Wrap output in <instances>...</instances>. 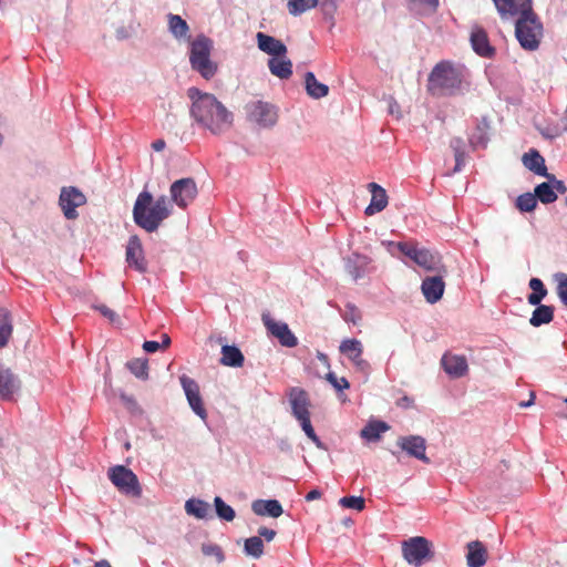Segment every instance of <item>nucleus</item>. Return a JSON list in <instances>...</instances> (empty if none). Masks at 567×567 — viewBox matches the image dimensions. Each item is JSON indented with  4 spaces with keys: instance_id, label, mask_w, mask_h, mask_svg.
<instances>
[{
    "instance_id": "1",
    "label": "nucleus",
    "mask_w": 567,
    "mask_h": 567,
    "mask_svg": "<svg viewBox=\"0 0 567 567\" xmlns=\"http://www.w3.org/2000/svg\"><path fill=\"white\" fill-rule=\"evenodd\" d=\"M190 116L196 124L214 135L228 132L234 124V114L214 94L189 87Z\"/></svg>"
},
{
    "instance_id": "2",
    "label": "nucleus",
    "mask_w": 567,
    "mask_h": 567,
    "mask_svg": "<svg viewBox=\"0 0 567 567\" xmlns=\"http://www.w3.org/2000/svg\"><path fill=\"white\" fill-rule=\"evenodd\" d=\"M466 68L450 60L436 63L429 74L427 91L434 96L457 94L465 78Z\"/></svg>"
},
{
    "instance_id": "3",
    "label": "nucleus",
    "mask_w": 567,
    "mask_h": 567,
    "mask_svg": "<svg viewBox=\"0 0 567 567\" xmlns=\"http://www.w3.org/2000/svg\"><path fill=\"white\" fill-rule=\"evenodd\" d=\"M169 215L171 205L166 196L154 200L148 192L138 194L133 207V219L138 227L147 233L156 231Z\"/></svg>"
},
{
    "instance_id": "4",
    "label": "nucleus",
    "mask_w": 567,
    "mask_h": 567,
    "mask_svg": "<svg viewBox=\"0 0 567 567\" xmlns=\"http://www.w3.org/2000/svg\"><path fill=\"white\" fill-rule=\"evenodd\" d=\"M289 403L291 406L292 415L299 421L305 434L318 447L322 446L319 436L316 434L311 421H310V406L311 401L306 390L299 386H292L288 393Z\"/></svg>"
},
{
    "instance_id": "5",
    "label": "nucleus",
    "mask_w": 567,
    "mask_h": 567,
    "mask_svg": "<svg viewBox=\"0 0 567 567\" xmlns=\"http://www.w3.org/2000/svg\"><path fill=\"white\" fill-rule=\"evenodd\" d=\"M212 49L213 41L205 35H198L190 45V65L206 80L212 79L217 72V64L210 60Z\"/></svg>"
},
{
    "instance_id": "6",
    "label": "nucleus",
    "mask_w": 567,
    "mask_h": 567,
    "mask_svg": "<svg viewBox=\"0 0 567 567\" xmlns=\"http://www.w3.org/2000/svg\"><path fill=\"white\" fill-rule=\"evenodd\" d=\"M515 34L519 44L525 50L533 51L538 48L543 35V25L533 11V8L528 13H523L517 17Z\"/></svg>"
},
{
    "instance_id": "7",
    "label": "nucleus",
    "mask_w": 567,
    "mask_h": 567,
    "mask_svg": "<svg viewBox=\"0 0 567 567\" xmlns=\"http://www.w3.org/2000/svg\"><path fill=\"white\" fill-rule=\"evenodd\" d=\"M399 250L417 266L427 271H437L446 274V267L442 262V258L437 254L424 247H420L416 243L403 241L398 244Z\"/></svg>"
},
{
    "instance_id": "8",
    "label": "nucleus",
    "mask_w": 567,
    "mask_h": 567,
    "mask_svg": "<svg viewBox=\"0 0 567 567\" xmlns=\"http://www.w3.org/2000/svg\"><path fill=\"white\" fill-rule=\"evenodd\" d=\"M404 559L415 567L434 557L433 544L423 536L411 537L402 543Z\"/></svg>"
},
{
    "instance_id": "9",
    "label": "nucleus",
    "mask_w": 567,
    "mask_h": 567,
    "mask_svg": "<svg viewBox=\"0 0 567 567\" xmlns=\"http://www.w3.org/2000/svg\"><path fill=\"white\" fill-rule=\"evenodd\" d=\"M247 120L260 127H272L278 121V110L269 102L254 100L245 105Z\"/></svg>"
},
{
    "instance_id": "10",
    "label": "nucleus",
    "mask_w": 567,
    "mask_h": 567,
    "mask_svg": "<svg viewBox=\"0 0 567 567\" xmlns=\"http://www.w3.org/2000/svg\"><path fill=\"white\" fill-rule=\"evenodd\" d=\"M109 478L120 492L133 497H141L142 487L137 476L124 465L111 467L109 470Z\"/></svg>"
},
{
    "instance_id": "11",
    "label": "nucleus",
    "mask_w": 567,
    "mask_h": 567,
    "mask_svg": "<svg viewBox=\"0 0 567 567\" xmlns=\"http://www.w3.org/2000/svg\"><path fill=\"white\" fill-rule=\"evenodd\" d=\"M169 193L172 200L179 208H186L196 198L198 189L195 181L187 177L175 181L171 185Z\"/></svg>"
},
{
    "instance_id": "12",
    "label": "nucleus",
    "mask_w": 567,
    "mask_h": 567,
    "mask_svg": "<svg viewBox=\"0 0 567 567\" xmlns=\"http://www.w3.org/2000/svg\"><path fill=\"white\" fill-rule=\"evenodd\" d=\"M86 203L85 195L74 186L62 187L59 205L68 219L78 218V207L83 206Z\"/></svg>"
},
{
    "instance_id": "13",
    "label": "nucleus",
    "mask_w": 567,
    "mask_h": 567,
    "mask_svg": "<svg viewBox=\"0 0 567 567\" xmlns=\"http://www.w3.org/2000/svg\"><path fill=\"white\" fill-rule=\"evenodd\" d=\"M181 384L184 389V392L186 394L187 401L192 408V410L202 419L206 420L207 417V411L204 406L200 392H199V385L195 380L187 375H182L179 378Z\"/></svg>"
},
{
    "instance_id": "14",
    "label": "nucleus",
    "mask_w": 567,
    "mask_h": 567,
    "mask_svg": "<svg viewBox=\"0 0 567 567\" xmlns=\"http://www.w3.org/2000/svg\"><path fill=\"white\" fill-rule=\"evenodd\" d=\"M181 384L184 389V392L186 394L187 401L192 408V410L202 419L206 420L207 417V411L204 406L200 392H199V385L195 380L187 375H182L179 378Z\"/></svg>"
},
{
    "instance_id": "15",
    "label": "nucleus",
    "mask_w": 567,
    "mask_h": 567,
    "mask_svg": "<svg viewBox=\"0 0 567 567\" xmlns=\"http://www.w3.org/2000/svg\"><path fill=\"white\" fill-rule=\"evenodd\" d=\"M339 350L358 370L364 373L370 371L369 362L362 358L363 347L361 341L357 339H346L340 343Z\"/></svg>"
},
{
    "instance_id": "16",
    "label": "nucleus",
    "mask_w": 567,
    "mask_h": 567,
    "mask_svg": "<svg viewBox=\"0 0 567 567\" xmlns=\"http://www.w3.org/2000/svg\"><path fill=\"white\" fill-rule=\"evenodd\" d=\"M262 322L267 330L279 340L280 344L287 348H293L298 340L285 322L275 321L269 315H262Z\"/></svg>"
},
{
    "instance_id": "17",
    "label": "nucleus",
    "mask_w": 567,
    "mask_h": 567,
    "mask_svg": "<svg viewBox=\"0 0 567 567\" xmlns=\"http://www.w3.org/2000/svg\"><path fill=\"white\" fill-rule=\"evenodd\" d=\"M401 450L405 451L410 456L415 457L424 463H430V458L426 456V442L422 436L409 435L401 436L396 442Z\"/></svg>"
},
{
    "instance_id": "18",
    "label": "nucleus",
    "mask_w": 567,
    "mask_h": 567,
    "mask_svg": "<svg viewBox=\"0 0 567 567\" xmlns=\"http://www.w3.org/2000/svg\"><path fill=\"white\" fill-rule=\"evenodd\" d=\"M493 2L502 19L517 18L532 9V0H493Z\"/></svg>"
},
{
    "instance_id": "19",
    "label": "nucleus",
    "mask_w": 567,
    "mask_h": 567,
    "mask_svg": "<svg viewBox=\"0 0 567 567\" xmlns=\"http://www.w3.org/2000/svg\"><path fill=\"white\" fill-rule=\"evenodd\" d=\"M126 261L138 272L147 270V262L144 257L142 241L138 236H131L126 246Z\"/></svg>"
},
{
    "instance_id": "20",
    "label": "nucleus",
    "mask_w": 567,
    "mask_h": 567,
    "mask_svg": "<svg viewBox=\"0 0 567 567\" xmlns=\"http://www.w3.org/2000/svg\"><path fill=\"white\" fill-rule=\"evenodd\" d=\"M471 44L476 54L482 58H493L495 48L489 43L487 32L480 25H474L471 30Z\"/></svg>"
},
{
    "instance_id": "21",
    "label": "nucleus",
    "mask_w": 567,
    "mask_h": 567,
    "mask_svg": "<svg viewBox=\"0 0 567 567\" xmlns=\"http://www.w3.org/2000/svg\"><path fill=\"white\" fill-rule=\"evenodd\" d=\"M443 274L440 276L426 277L423 279L421 285L422 293L425 300L430 303L437 302L445 290V282L443 280Z\"/></svg>"
},
{
    "instance_id": "22",
    "label": "nucleus",
    "mask_w": 567,
    "mask_h": 567,
    "mask_svg": "<svg viewBox=\"0 0 567 567\" xmlns=\"http://www.w3.org/2000/svg\"><path fill=\"white\" fill-rule=\"evenodd\" d=\"M441 363L444 371L452 378H462L468 371L467 360L464 355L445 353Z\"/></svg>"
},
{
    "instance_id": "23",
    "label": "nucleus",
    "mask_w": 567,
    "mask_h": 567,
    "mask_svg": "<svg viewBox=\"0 0 567 567\" xmlns=\"http://www.w3.org/2000/svg\"><path fill=\"white\" fill-rule=\"evenodd\" d=\"M256 38L260 51L271 55L272 58L286 55L287 47L280 40L262 32H258Z\"/></svg>"
},
{
    "instance_id": "24",
    "label": "nucleus",
    "mask_w": 567,
    "mask_h": 567,
    "mask_svg": "<svg viewBox=\"0 0 567 567\" xmlns=\"http://www.w3.org/2000/svg\"><path fill=\"white\" fill-rule=\"evenodd\" d=\"M368 189L371 192V202L365 208V215L372 216L377 213L382 212L388 205V195L383 187L377 183H369Z\"/></svg>"
},
{
    "instance_id": "25",
    "label": "nucleus",
    "mask_w": 567,
    "mask_h": 567,
    "mask_svg": "<svg viewBox=\"0 0 567 567\" xmlns=\"http://www.w3.org/2000/svg\"><path fill=\"white\" fill-rule=\"evenodd\" d=\"M19 388L20 381L12 371L0 367V399L11 400Z\"/></svg>"
},
{
    "instance_id": "26",
    "label": "nucleus",
    "mask_w": 567,
    "mask_h": 567,
    "mask_svg": "<svg viewBox=\"0 0 567 567\" xmlns=\"http://www.w3.org/2000/svg\"><path fill=\"white\" fill-rule=\"evenodd\" d=\"M466 561L468 567H482L486 564L488 553L484 544L480 540L467 544Z\"/></svg>"
},
{
    "instance_id": "27",
    "label": "nucleus",
    "mask_w": 567,
    "mask_h": 567,
    "mask_svg": "<svg viewBox=\"0 0 567 567\" xmlns=\"http://www.w3.org/2000/svg\"><path fill=\"white\" fill-rule=\"evenodd\" d=\"M252 512L258 516L279 517L282 513V506L277 499H257L251 504Z\"/></svg>"
},
{
    "instance_id": "28",
    "label": "nucleus",
    "mask_w": 567,
    "mask_h": 567,
    "mask_svg": "<svg viewBox=\"0 0 567 567\" xmlns=\"http://www.w3.org/2000/svg\"><path fill=\"white\" fill-rule=\"evenodd\" d=\"M523 164L526 168L534 172L536 175L544 176L547 178H551V176L547 173V167L545 165L544 157L536 150H530L529 152L523 155Z\"/></svg>"
},
{
    "instance_id": "29",
    "label": "nucleus",
    "mask_w": 567,
    "mask_h": 567,
    "mask_svg": "<svg viewBox=\"0 0 567 567\" xmlns=\"http://www.w3.org/2000/svg\"><path fill=\"white\" fill-rule=\"evenodd\" d=\"M268 68L272 75L281 80H287L292 75V62L286 55L269 59Z\"/></svg>"
},
{
    "instance_id": "30",
    "label": "nucleus",
    "mask_w": 567,
    "mask_h": 567,
    "mask_svg": "<svg viewBox=\"0 0 567 567\" xmlns=\"http://www.w3.org/2000/svg\"><path fill=\"white\" fill-rule=\"evenodd\" d=\"M245 361L244 354L235 346H223L220 363L226 367H243Z\"/></svg>"
},
{
    "instance_id": "31",
    "label": "nucleus",
    "mask_w": 567,
    "mask_h": 567,
    "mask_svg": "<svg viewBox=\"0 0 567 567\" xmlns=\"http://www.w3.org/2000/svg\"><path fill=\"white\" fill-rule=\"evenodd\" d=\"M306 91L312 99H321L328 95V85L319 82L312 72H307L305 76Z\"/></svg>"
},
{
    "instance_id": "32",
    "label": "nucleus",
    "mask_w": 567,
    "mask_h": 567,
    "mask_svg": "<svg viewBox=\"0 0 567 567\" xmlns=\"http://www.w3.org/2000/svg\"><path fill=\"white\" fill-rule=\"evenodd\" d=\"M390 426L383 421H371L361 430V437L375 442L381 439L382 433L386 432Z\"/></svg>"
},
{
    "instance_id": "33",
    "label": "nucleus",
    "mask_w": 567,
    "mask_h": 567,
    "mask_svg": "<svg viewBox=\"0 0 567 567\" xmlns=\"http://www.w3.org/2000/svg\"><path fill=\"white\" fill-rule=\"evenodd\" d=\"M554 319V307L547 305H538L536 309L533 311L532 317L529 319V323L533 327H540L542 324H547L551 322Z\"/></svg>"
},
{
    "instance_id": "34",
    "label": "nucleus",
    "mask_w": 567,
    "mask_h": 567,
    "mask_svg": "<svg viewBox=\"0 0 567 567\" xmlns=\"http://www.w3.org/2000/svg\"><path fill=\"white\" fill-rule=\"evenodd\" d=\"M12 331L13 327L10 311L6 308H0V349L8 344Z\"/></svg>"
},
{
    "instance_id": "35",
    "label": "nucleus",
    "mask_w": 567,
    "mask_h": 567,
    "mask_svg": "<svg viewBox=\"0 0 567 567\" xmlns=\"http://www.w3.org/2000/svg\"><path fill=\"white\" fill-rule=\"evenodd\" d=\"M209 509V504L202 499L190 498L185 503L186 513L195 516L196 518H205L208 515Z\"/></svg>"
},
{
    "instance_id": "36",
    "label": "nucleus",
    "mask_w": 567,
    "mask_h": 567,
    "mask_svg": "<svg viewBox=\"0 0 567 567\" xmlns=\"http://www.w3.org/2000/svg\"><path fill=\"white\" fill-rule=\"evenodd\" d=\"M528 286L533 290V292L528 295V302L532 306H538L542 302V300L547 296L548 291L539 278H532L529 280Z\"/></svg>"
},
{
    "instance_id": "37",
    "label": "nucleus",
    "mask_w": 567,
    "mask_h": 567,
    "mask_svg": "<svg viewBox=\"0 0 567 567\" xmlns=\"http://www.w3.org/2000/svg\"><path fill=\"white\" fill-rule=\"evenodd\" d=\"M409 9L419 14L433 13L439 7V0H406Z\"/></svg>"
},
{
    "instance_id": "38",
    "label": "nucleus",
    "mask_w": 567,
    "mask_h": 567,
    "mask_svg": "<svg viewBox=\"0 0 567 567\" xmlns=\"http://www.w3.org/2000/svg\"><path fill=\"white\" fill-rule=\"evenodd\" d=\"M319 0H288L287 8L291 16H300L318 6Z\"/></svg>"
},
{
    "instance_id": "39",
    "label": "nucleus",
    "mask_w": 567,
    "mask_h": 567,
    "mask_svg": "<svg viewBox=\"0 0 567 567\" xmlns=\"http://www.w3.org/2000/svg\"><path fill=\"white\" fill-rule=\"evenodd\" d=\"M450 146L453 150L455 157L454 172H458L464 165L465 143L461 137H454L450 142Z\"/></svg>"
},
{
    "instance_id": "40",
    "label": "nucleus",
    "mask_w": 567,
    "mask_h": 567,
    "mask_svg": "<svg viewBox=\"0 0 567 567\" xmlns=\"http://www.w3.org/2000/svg\"><path fill=\"white\" fill-rule=\"evenodd\" d=\"M535 197L543 204H550L557 199V194L548 183H542L535 187Z\"/></svg>"
},
{
    "instance_id": "41",
    "label": "nucleus",
    "mask_w": 567,
    "mask_h": 567,
    "mask_svg": "<svg viewBox=\"0 0 567 567\" xmlns=\"http://www.w3.org/2000/svg\"><path fill=\"white\" fill-rule=\"evenodd\" d=\"M244 550L246 555L254 558H260L264 555V542L258 536L249 537L245 540Z\"/></svg>"
},
{
    "instance_id": "42",
    "label": "nucleus",
    "mask_w": 567,
    "mask_h": 567,
    "mask_svg": "<svg viewBox=\"0 0 567 567\" xmlns=\"http://www.w3.org/2000/svg\"><path fill=\"white\" fill-rule=\"evenodd\" d=\"M168 28L169 31L176 37H185L188 32V24L184 19L176 14H168Z\"/></svg>"
},
{
    "instance_id": "43",
    "label": "nucleus",
    "mask_w": 567,
    "mask_h": 567,
    "mask_svg": "<svg viewBox=\"0 0 567 567\" xmlns=\"http://www.w3.org/2000/svg\"><path fill=\"white\" fill-rule=\"evenodd\" d=\"M516 208L524 213L533 212L537 206V198L532 193H524L516 199Z\"/></svg>"
},
{
    "instance_id": "44",
    "label": "nucleus",
    "mask_w": 567,
    "mask_h": 567,
    "mask_svg": "<svg viewBox=\"0 0 567 567\" xmlns=\"http://www.w3.org/2000/svg\"><path fill=\"white\" fill-rule=\"evenodd\" d=\"M214 504L218 517L227 522H231L235 518V511L233 507L227 505L219 496L215 497Z\"/></svg>"
},
{
    "instance_id": "45",
    "label": "nucleus",
    "mask_w": 567,
    "mask_h": 567,
    "mask_svg": "<svg viewBox=\"0 0 567 567\" xmlns=\"http://www.w3.org/2000/svg\"><path fill=\"white\" fill-rule=\"evenodd\" d=\"M127 368L136 378L143 379V380L148 378V365H147V361H145V360L136 359V360L130 361L127 363Z\"/></svg>"
},
{
    "instance_id": "46",
    "label": "nucleus",
    "mask_w": 567,
    "mask_h": 567,
    "mask_svg": "<svg viewBox=\"0 0 567 567\" xmlns=\"http://www.w3.org/2000/svg\"><path fill=\"white\" fill-rule=\"evenodd\" d=\"M339 504L346 508H352L361 512L365 507V501L361 496H344L340 498Z\"/></svg>"
},
{
    "instance_id": "47",
    "label": "nucleus",
    "mask_w": 567,
    "mask_h": 567,
    "mask_svg": "<svg viewBox=\"0 0 567 567\" xmlns=\"http://www.w3.org/2000/svg\"><path fill=\"white\" fill-rule=\"evenodd\" d=\"M557 295L560 301L567 307V275L566 274H557Z\"/></svg>"
},
{
    "instance_id": "48",
    "label": "nucleus",
    "mask_w": 567,
    "mask_h": 567,
    "mask_svg": "<svg viewBox=\"0 0 567 567\" xmlns=\"http://www.w3.org/2000/svg\"><path fill=\"white\" fill-rule=\"evenodd\" d=\"M343 319L347 322H351L353 324H359L362 319V315H361V311L354 305L349 303L346 306Z\"/></svg>"
},
{
    "instance_id": "49",
    "label": "nucleus",
    "mask_w": 567,
    "mask_h": 567,
    "mask_svg": "<svg viewBox=\"0 0 567 567\" xmlns=\"http://www.w3.org/2000/svg\"><path fill=\"white\" fill-rule=\"evenodd\" d=\"M326 380L337 390L342 391L350 388V383L346 378H337L333 372H329L326 375Z\"/></svg>"
},
{
    "instance_id": "50",
    "label": "nucleus",
    "mask_w": 567,
    "mask_h": 567,
    "mask_svg": "<svg viewBox=\"0 0 567 567\" xmlns=\"http://www.w3.org/2000/svg\"><path fill=\"white\" fill-rule=\"evenodd\" d=\"M94 308L100 311V313L102 316H104L105 318H107L112 323H115V322H118V316L115 313V311H113L112 309H110L107 306L105 305H99V306H94Z\"/></svg>"
},
{
    "instance_id": "51",
    "label": "nucleus",
    "mask_w": 567,
    "mask_h": 567,
    "mask_svg": "<svg viewBox=\"0 0 567 567\" xmlns=\"http://www.w3.org/2000/svg\"><path fill=\"white\" fill-rule=\"evenodd\" d=\"M258 534H259L258 537H260V538L264 537L267 542H271L276 537V530L270 529L265 526H262L258 529Z\"/></svg>"
},
{
    "instance_id": "52",
    "label": "nucleus",
    "mask_w": 567,
    "mask_h": 567,
    "mask_svg": "<svg viewBox=\"0 0 567 567\" xmlns=\"http://www.w3.org/2000/svg\"><path fill=\"white\" fill-rule=\"evenodd\" d=\"M161 348V343L157 341H145L143 343V349L148 353H154Z\"/></svg>"
},
{
    "instance_id": "53",
    "label": "nucleus",
    "mask_w": 567,
    "mask_h": 567,
    "mask_svg": "<svg viewBox=\"0 0 567 567\" xmlns=\"http://www.w3.org/2000/svg\"><path fill=\"white\" fill-rule=\"evenodd\" d=\"M203 553L205 555H215V556L219 557V559H223V554L218 546H204Z\"/></svg>"
},
{
    "instance_id": "54",
    "label": "nucleus",
    "mask_w": 567,
    "mask_h": 567,
    "mask_svg": "<svg viewBox=\"0 0 567 567\" xmlns=\"http://www.w3.org/2000/svg\"><path fill=\"white\" fill-rule=\"evenodd\" d=\"M553 189L560 193V194H565L567 192V187L565 186L564 182L561 181H555L554 182V185H551Z\"/></svg>"
},
{
    "instance_id": "55",
    "label": "nucleus",
    "mask_w": 567,
    "mask_h": 567,
    "mask_svg": "<svg viewBox=\"0 0 567 567\" xmlns=\"http://www.w3.org/2000/svg\"><path fill=\"white\" fill-rule=\"evenodd\" d=\"M321 497V492L319 489H312L306 495V501L311 502Z\"/></svg>"
},
{
    "instance_id": "56",
    "label": "nucleus",
    "mask_w": 567,
    "mask_h": 567,
    "mask_svg": "<svg viewBox=\"0 0 567 567\" xmlns=\"http://www.w3.org/2000/svg\"><path fill=\"white\" fill-rule=\"evenodd\" d=\"M166 146V143L164 140H156L152 143V148L155 151V152H161L165 148Z\"/></svg>"
},
{
    "instance_id": "57",
    "label": "nucleus",
    "mask_w": 567,
    "mask_h": 567,
    "mask_svg": "<svg viewBox=\"0 0 567 567\" xmlns=\"http://www.w3.org/2000/svg\"><path fill=\"white\" fill-rule=\"evenodd\" d=\"M171 344V338L168 337V334H163L162 336V343H161V347L163 349L167 348L168 346Z\"/></svg>"
},
{
    "instance_id": "58",
    "label": "nucleus",
    "mask_w": 567,
    "mask_h": 567,
    "mask_svg": "<svg viewBox=\"0 0 567 567\" xmlns=\"http://www.w3.org/2000/svg\"><path fill=\"white\" fill-rule=\"evenodd\" d=\"M317 357L326 367H329V358L327 354L319 352Z\"/></svg>"
},
{
    "instance_id": "59",
    "label": "nucleus",
    "mask_w": 567,
    "mask_h": 567,
    "mask_svg": "<svg viewBox=\"0 0 567 567\" xmlns=\"http://www.w3.org/2000/svg\"><path fill=\"white\" fill-rule=\"evenodd\" d=\"M533 401H534V393L530 394V400L528 402H520L519 406H522V408L529 406L533 404Z\"/></svg>"
},
{
    "instance_id": "60",
    "label": "nucleus",
    "mask_w": 567,
    "mask_h": 567,
    "mask_svg": "<svg viewBox=\"0 0 567 567\" xmlns=\"http://www.w3.org/2000/svg\"><path fill=\"white\" fill-rule=\"evenodd\" d=\"M359 277V274H354L353 278L357 279Z\"/></svg>"
},
{
    "instance_id": "61",
    "label": "nucleus",
    "mask_w": 567,
    "mask_h": 567,
    "mask_svg": "<svg viewBox=\"0 0 567 567\" xmlns=\"http://www.w3.org/2000/svg\"><path fill=\"white\" fill-rule=\"evenodd\" d=\"M565 202H566V205H567V197H566V200H565Z\"/></svg>"
},
{
    "instance_id": "62",
    "label": "nucleus",
    "mask_w": 567,
    "mask_h": 567,
    "mask_svg": "<svg viewBox=\"0 0 567 567\" xmlns=\"http://www.w3.org/2000/svg\"><path fill=\"white\" fill-rule=\"evenodd\" d=\"M565 401H566V403H567V399H566Z\"/></svg>"
}]
</instances>
